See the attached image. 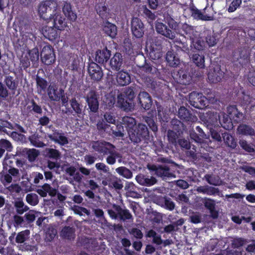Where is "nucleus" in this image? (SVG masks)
Segmentation results:
<instances>
[{
  "instance_id": "f257e3e1",
  "label": "nucleus",
  "mask_w": 255,
  "mask_h": 255,
  "mask_svg": "<svg viewBox=\"0 0 255 255\" xmlns=\"http://www.w3.org/2000/svg\"><path fill=\"white\" fill-rule=\"evenodd\" d=\"M129 138L131 142L134 143H138L142 141L148 143L150 141L152 136L149 134V131L145 125L142 124H138L137 126L131 132H129Z\"/></svg>"
},
{
  "instance_id": "f03ea898",
  "label": "nucleus",
  "mask_w": 255,
  "mask_h": 255,
  "mask_svg": "<svg viewBox=\"0 0 255 255\" xmlns=\"http://www.w3.org/2000/svg\"><path fill=\"white\" fill-rule=\"evenodd\" d=\"M189 102L192 107L199 109L205 108L208 104L207 98L202 93L196 91L189 94Z\"/></svg>"
},
{
  "instance_id": "7ed1b4c3",
  "label": "nucleus",
  "mask_w": 255,
  "mask_h": 255,
  "mask_svg": "<svg viewBox=\"0 0 255 255\" xmlns=\"http://www.w3.org/2000/svg\"><path fill=\"white\" fill-rule=\"evenodd\" d=\"M57 8V3L54 0H48L42 1L38 6V13L41 18L47 20L49 18V14H47L52 10V13Z\"/></svg>"
},
{
  "instance_id": "20e7f679",
  "label": "nucleus",
  "mask_w": 255,
  "mask_h": 255,
  "mask_svg": "<svg viewBox=\"0 0 255 255\" xmlns=\"http://www.w3.org/2000/svg\"><path fill=\"white\" fill-rule=\"evenodd\" d=\"M99 95L95 90H91L85 97V101L88 106L90 112L96 113L98 112Z\"/></svg>"
},
{
  "instance_id": "39448f33",
  "label": "nucleus",
  "mask_w": 255,
  "mask_h": 255,
  "mask_svg": "<svg viewBox=\"0 0 255 255\" xmlns=\"http://www.w3.org/2000/svg\"><path fill=\"white\" fill-rule=\"evenodd\" d=\"M148 169L151 171L154 172V174L157 177H160L163 180L175 176L170 167L167 165H152L148 167Z\"/></svg>"
},
{
  "instance_id": "423d86ee",
  "label": "nucleus",
  "mask_w": 255,
  "mask_h": 255,
  "mask_svg": "<svg viewBox=\"0 0 255 255\" xmlns=\"http://www.w3.org/2000/svg\"><path fill=\"white\" fill-rule=\"evenodd\" d=\"M41 61L46 65L53 64L56 60V56L53 47L50 45L44 46L40 53Z\"/></svg>"
},
{
  "instance_id": "0eeeda50",
  "label": "nucleus",
  "mask_w": 255,
  "mask_h": 255,
  "mask_svg": "<svg viewBox=\"0 0 255 255\" xmlns=\"http://www.w3.org/2000/svg\"><path fill=\"white\" fill-rule=\"evenodd\" d=\"M92 148L98 153L106 155H108L112 149H115V146L109 142L97 140L92 143Z\"/></svg>"
},
{
  "instance_id": "6e6552de",
  "label": "nucleus",
  "mask_w": 255,
  "mask_h": 255,
  "mask_svg": "<svg viewBox=\"0 0 255 255\" xmlns=\"http://www.w3.org/2000/svg\"><path fill=\"white\" fill-rule=\"evenodd\" d=\"M64 90L59 88L55 83H50L47 90V94L51 101L59 102L64 94Z\"/></svg>"
},
{
  "instance_id": "1a4fd4ad",
  "label": "nucleus",
  "mask_w": 255,
  "mask_h": 255,
  "mask_svg": "<svg viewBox=\"0 0 255 255\" xmlns=\"http://www.w3.org/2000/svg\"><path fill=\"white\" fill-rule=\"evenodd\" d=\"M49 20L52 22L53 26L59 31L63 30L67 26L65 18L56 10L52 14H49Z\"/></svg>"
},
{
  "instance_id": "9d476101",
  "label": "nucleus",
  "mask_w": 255,
  "mask_h": 255,
  "mask_svg": "<svg viewBox=\"0 0 255 255\" xmlns=\"http://www.w3.org/2000/svg\"><path fill=\"white\" fill-rule=\"evenodd\" d=\"M131 31L136 38H141L144 34V26L142 21L137 17H133L131 20Z\"/></svg>"
},
{
  "instance_id": "9b49d317",
  "label": "nucleus",
  "mask_w": 255,
  "mask_h": 255,
  "mask_svg": "<svg viewBox=\"0 0 255 255\" xmlns=\"http://www.w3.org/2000/svg\"><path fill=\"white\" fill-rule=\"evenodd\" d=\"M88 72L91 79L95 81H99L103 76L102 68L94 62L89 64Z\"/></svg>"
},
{
  "instance_id": "f8f14e48",
  "label": "nucleus",
  "mask_w": 255,
  "mask_h": 255,
  "mask_svg": "<svg viewBox=\"0 0 255 255\" xmlns=\"http://www.w3.org/2000/svg\"><path fill=\"white\" fill-rule=\"evenodd\" d=\"M195 31L192 26L186 23H180L176 33L185 39H192L195 36Z\"/></svg>"
},
{
  "instance_id": "ddd939ff",
  "label": "nucleus",
  "mask_w": 255,
  "mask_h": 255,
  "mask_svg": "<svg viewBox=\"0 0 255 255\" xmlns=\"http://www.w3.org/2000/svg\"><path fill=\"white\" fill-rule=\"evenodd\" d=\"M138 103L141 108L145 111L149 110L152 105V100L150 95L146 92H140L137 97Z\"/></svg>"
},
{
  "instance_id": "4468645a",
  "label": "nucleus",
  "mask_w": 255,
  "mask_h": 255,
  "mask_svg": "<svg viewBox=\"0 0 255 255\" xmlns=\"http://www.w3.org/2000/svg\"><path fill=\"white\" fill-rule=\"evenodd\" d=\"M111 55V51L105 47L102 49L96 51L95 60L97 63L104 65L109 60Z\"/></svg>"
},
{
  "instance_id": "2eb2a0df",
  "label": "nucleus",
  "mask_w": 255,
  "mask_h": 255,
  "mask_svg": "<svg viewBox=\"0 0 255 255\" xmlns=\"http://www.w3.org/2000/svg\"><path fill=\"white\" fill-rule=\"evenodd\" d=\"M228 116L235 123H239L243 122L245 119V115L237 109L236 105H230L227 108Z\"/></svg>"
},
{
  "instance_id": "dca6fc26",
  "label": "nucleus",
  "mask_w": 255,
  "mask_h": 255,
  "mask_svg": "<svg viewBox=\"0 0 255 255\" xmlns=\"http://www.w3.org/2000/svg\"><path fill=\"white\" fill-rule=\"evenodd\" d=\"M224 76V73L217 66L216 67L210 68L208 73V78L210 82L216 83L220 82Z\"/></svg>"
},
{
  "instance_id": "f3484780",
  "label": "nucleus",
  "mask_w": 255,
  "mask_h": 255,
  "mask_svg": "<svg viewBox=\"0 0 255 255\" xmlns=\"http://www.w3.org/2000/svg\"><path fill=\"white\" fill-rule=\"evenodd\" d=\"M189 132L191 139L197 143H203L207 138L206 134L200 126H197L195 130H190Z\"/></svg>"
},
{
  "instance_id": "a211bd4d",
  "label": "nucleus",
  "mask_w": 255,
  "mask_h": 255,
  "mask_svg": "<svg viewBox=\"0 0 255 255\" xmlns=\"http://www.w3.org/2000/svg\"><path fill=\"white\" fill-rule=\"evenodd\" d=\"M53 134H48V137L55 143L61 145H64L68 143V138L64 135L63 132H60L59 130L54 128Z\"/></svg>"
},
{
  "instance_id": "6ab92c4d",
  "label": "nucleus",
  "mask_w": 255,
  "mask_h": 255,
  "mask_svg": "<svg viewBox=\"0 0 255 255\" xmlns=\"http://www.w3.org/2000/svg\"><path fill=\"white\" fill-rule=\"evenodd\" d=\"M53 26H45L42 29L43 36L50 41L55 40L59 37L60 32Z\"/></svg>"
},
{
  "instance_id": "aec40b11",
  "label": "nucleus",
  "mask_w": 255,
  "mask_h": 255,
  "mask_svg": "<svg viewBox=\"0 0 255 255\" xmlns=\"http://www.w3.org/2000/svg\"><path fill=\"white\" fill-rule=\"evenodd\" d=\"M178 117L180 120L186 122H193L197 119L185 107H181L178 111Z\"/></svg>"
},
{
  "instance_id": "412c9836",
  "label": "nucleus",
  "mask_w": 255,
  "mask_h": 255,
  "mask_svg": "<svg viewBox=\"0 0 255 255\" xmlns=\"http://www.w3.org/2000/svg\"><path fill=\"white\" fill-rule=\"evenodd\" d=\"M69 103L71 108L67 109V114H73V115H77L78 116L82 114L83 105L76 100V98L74 97L70 100Z\"/></svg>"
},
{
  "instance_id": "4be33fe9",
  "label": "nucleus",
  "mask_w": 255,
  "mask_h": 255,
  "mask_svg": "<svg viewBox=\"0 0 255 255\" xmlns=\"http://www.w3.org/2000/svg\"><path fill=\"white\" fill-rule=\"evenodd\" d=\"M123 64V57L122 55L119 52L115 53L110 59L109 65L111 68L114 70L118 71L121 68Z\"/></svg>"
},
{
  "instance_id": "5701e85b",
  "label": "nucleus",
  "mask_w": 255,
  "mask_h": 255,
  "mask_svg": "<svg viewBox=\"0 0 255 255\" xmlns=\"http://www.w3.org/2000/svg\"><path fill=\"white\" fill-rule=\"evenodd\" d=\"M137 182L141 185L151 186L155 184L157 180L152 176L143 174H139L135 177Z\"/></svg>"
},
{
  "instance_id": "b1692460",
  "label": "nucleus",
  "mask_w": 255,
  "mask_h": 255,
  "mask_svg": "<svg viewBox=\"0 0 255 255\" xmlns=\"http://www.w3.org/2000/svg\"><path fill=\"white\" fill-rule=\"evenodd\" d=\"M136 124L135 119L131 117L125 116L122 119L121 124L122 128H125L129 135V132H131L133 130Z\"/></svg>"
},
{
  "instance_id": "393cba45",
  "label": "nucleus",
  "mask_w": 255,
  "mask_h": 255,
  "mask_svg": "<svg viewBox=\"0 0 255 255\" xmlns=\"http://www.w3.org/2000/svg\"><path fill=\"white\" fill-rule=\"evenodd\" d=\"M219 117V116L216 113L208 112L205 117V123L210 128V127L212 128L215 127L216 126H218Z\"/></svg>"
},
{
  "instance_id": "a878e982",
  "label": "nucleus",
  "mask_w": 255,
  "mask_h": 255,
  "mask_svg": "<svg viewBox=\"0 0 255 255\" xmlns=\"http://www.w3.org/2000/svg\"><path fill=\"white\" fill-rule=\"evenodd\" d=\"M155 28L156 31L167 38L171 39L174 38V36L171 30L168 28V27L162 22H157L156 23Z\"/></svg>"
},
{
  "instance_id": "bb28decb",
  "label": "nucleus",
  "mask_w": 255,
  "mask_h": 255,
  "mask_svg": "<svg viewBox=\"0 0 255 255\" xmlns=\"http://www.w3.org/2000/svg\"><path fill=\"white\" fill-rule=\"evenodd\" d=\"M60 236L63 239L74 240L76 237L75 228L70 226L64 227L60 232Z\"/></svg>"
},
{
  "instance_id": "cd10ccee",
  "label": "nucleus",
  "mask_w": 255,
  "mask_h": 255,
  "mask_svg": "<svg viewBox=\"0 0 255 255\" xmlns=\"http://www.w3.org/2000/svg\"><path fill=\"white\" fill-rule=\"evenodd\" d=\"M114 209L118 213V217L124 221L127 220H132V216L128 209H123L122 207L117 204L113 205Z\"/></svg>"
},
{
  "instance_id": "c85d7f7f",
  "label": "nucleus",
  "mask_w": 255,
  "mask_h": 255,
  "mask_svg": "<svg viewBox=\"0 0 255 255\" xmlns=\"http://www.w3.org/2000/svg\"><path fill=\"white\" fill-rule=\"evenodd\" d=\"M130 76L129 73L124 71H119L117 75V82L119 85L124 86L130 83Z\"/></svg>"
},
{
  "instance_id": "c756f323",
  "label": "nucleus",
  "mask_w": 255,
  "mask_h": 255,
  "mask_svg": "<svg viewBox=\"0 0 255 255\" xmlns=\"http://www.w3.org/2000/svg\"><path fill=\"white\" fill-rule=\"evenodd\" d=\"M165 59L170 67H176L180 64V59L173 50L167 52Z\"/></svg>"
},
{
  "instance_id": "7c9ffc66",
  "label": "nucleus",
  "mask_w": 255,
  "mask_h": 255,
  "mask_svg": "<svg viewBox=\"0 0 255 255\" xmlns=\"http://www.w3.org/2000/svg\"><path fill=\"white\" fill-rule=\"evenodd\" d=\"M63 12L66 17L70 21H74L77 19V14L72 9L70 3L65 1L62 7Z\"/></svg>"
},
{
  "instance_id": "2f4dec72",
  "label": "nucleus",
  "mask_w": 255,
  "mask_h": 255,
  "mask_svg": "<svg viewBox=\"0 0 255 255\" xmlns=\"http://www.w3.org/2000/svg\"><path fill=\"white\" fill-rule=\"evenodd\" d=\"M173 130L177 132L178 134L182 135L184 132H187V130L186 126L180 121L174 119L171 122Z\"/></svg>"
},
{
  "instance_id": "473e14b6",
  "label": "nucleus",
  "mask_w": 255,
  "mask_h": 255,
  "mask_svg": "<svg viewBox=\"0 0 255 255\" xmlns=\"http://www.w3.org/2000/svg\"><path fill=\"white\" fill-rule=\"evenodd\" d=\"M104 33L112 38L116 37L117 34V27L116 25L109 21H107L103 28Z\"/></svg>"
},
{
  "instance_id": "72a5a7b5",
  "label": "nucleus",
  "mask_w": 255,
  "mask_h": 255,
  "mask_svg": "<svg viewBox=\"0 0 255 255\" xmlns=\"http://www.w3.org/2000/svg\"><path fill=\"white\" fill-rule=\"evenodd\" d=\"M16 212L18 215H22L29 210V207L25 205L22 199L17 198L12 202Z\"/></svg>"
},
{
  "instance_id": "f704fd0d",
  "label": "nucleus",
  "mask_w": 255,
  "mask_h": 255,
  "mask_svg": "<svg viewBox=\"0 0 255 255\" xmlns=\"http://www.w3.org/2000/svg\"><path fill=\"white\" fill-rule=\"evenodd\" d=\"M36 84L37 92L39 94H42L47 91L48 88V82L44 78H42L38 75L36 76Z\"/></svg>"
},
{
  "instance_id": "c9c22d12",
  "label": "nucleus",
  "mask_w": 255,
  "mask_h": 255,
  "mask_svg": "<svg viewBox=\"0 0 255 255\" xmlns=\"http://www.w3.org/2000/svg\"><path fill=\"white\" fill-rule=\"evenodd\" d=\"M120 102H123L124 98L128 99L130 102H133L134 99L135 97V94L134 92L133 89L131 87H128L126 88L124 92L120 93L119 95Z\"/></svg>"
},
{
  "instance_id": "e433bc0d",
  "label": "nucleus",
  "mask_w": 255,
  "mask_h": 255,
  "mask_svg": "<svg viewBox=\"0 0 255 255\" xmlns=\"http://www.w3.org/2000/svg\"><path fill=\"white\" fill-rule=\"evenodd\" d=\"M237 131L239 134L246 136H253L255 133L254 129L251 126L243 124L238 126Z\"/></svg>"
},
{
  "instance_id": "4c0bfd02",
  "label": "nucleus",
  "mask_w": 255,
  "mask_h": 255,
  "mask_svg": "<svg viewBox=\"0 0 255 255\" xmlns=\"http://www.w3.org/2000/svg\"><path fill=\"white\" fill-rule=\"evenodd\" d=\"M239 53V58H238L239 63L243 67H245L250 63L249 52L247 49L243 48L240 50Z\"/></svg>"
},
{
  "instance_id": "58836bf2",
  "label": "nucleus",
  "mask_w": 255,
  "mask_h": 255,
  "mask_svg": "<svg viewBox=\"0 0 255 255\" xmlns=\"http://www.w3.org/2000/svg\"><path fill=\"white\" fill-rule=\"evenodd\" d=\"M222 135L225 143L227 146L232 149H234L237 146L236 139L231 134L226 131L222 132Z\"/></svg>"
},
{
  "instance_id": "ea45409f",
  "label": "nucleus",
  "mask_w": 255,
  "mask_h": 255,
  "mask_svg": "<svg viewBox=\"0 0 255 255\" xmlns=\"http://www.w3.org/2000/svg\"><path fill=\"white\" fill-rule=\"evenodd\" d=\"M173 43L177 51L181 50L186 53L189 52V48L185 39L181 40L179 38H176L174 40Z\"/></svg>"
},
{
  "instance_id": "a19ab883",
  "label": "nucleus",
  "mask_w": 255,
  "mask_h": 255,
  "mask_svg": "<svg viewBox=\"0 0 255 255\" xmlns=\"http://www.w3.org/2000/svg\"><path fill=\"white\" fill-rule=\"evenodd\" d=\"M192 16L196 19L202 20H210L211 17L207 15H204L203 13L195 7L191 8Z\"/></svg>"
},
{
  "instance_id": "79ce46f5",
  "label": "nucleus",
  "mask_w": 255,
  "mask_h": 255,
  "mask_svg": "<svg viewBox=\"0 0 255 255\" xmlns=\"http://www.w3.org/2000/svg\"><path fill=\"white\" fill-rule=\"evenodd\" d=\"M149 57L153 60H157L160 58L162 56V49L160 46H157L154 48V45H151L150 52L149 53Z\"/></svg>"
},
{
  "instance_id": "37998d69",
  "label": "nucleus",
  "mask_w": 255,
  "mask_h": 255,
  "mask_svg": "<svg viewBox=\"0 0 255 255\" xmlns=\"http://www.w3.org/2000/svg\"><path fill=\"white\" fill-rule=\"evenodd\" d=\"M192 59L193 63L200 68L205 67V57L203 55L198 53L193 54L192 55Z\"/></svg>"
},
{
  "instance_id": "c03bdc74",
  "label": "nucleus",
  "mask_w": 255,
  "mask_h": 255,
  "mask_svg": "<svg viewBox=\"0 0 255 255\" xmlns=\"http://www.w3.org/2000/svg\"><path fill=\"white\" fill-rule=\"evenodd\" d=\"M45 156L49 158L57 160L61 157L60 152L56 149L47 148L45 150Z\"/></svg>"
},
{
  "instance_id": "a18cd8bd",
  "label": "nucleus",
  "mask_w": 255,
  "mask_h": 255,
  "mask_svg": "<svg viewBox=\"0 0 255 255\" xmlns=\"http://www.w3.org/2000/svg\"><path fill=\"white\" fill-rule=\"evenodd\" d=\"M40 136L38 134H33L29 136L28 139L31 144L36 147H43L45 144L40 140Z\"/></svg>"
},
{
  "instance_id": "49530a36",
  "label": "nucleus",
  "mask_w": 255,
  "mask_h": 255,
  "mask_svg": "<svg viewBox=\"0 0 255 255\" xmlns=\"http://www.w3.org/2000/svg\"><path fill=\"white\" fill-rule=\"evenodd\" d=\"M177 76H178V82L183 85H187L190 81V77L187 74V73L184 70H179L178 71Z\"/></svg>"
},
{
  "instance_id": "de8ad7c7",
  "label": "nucleus",
  "mask_w": 255,
  "mask_h": 255,
  "mask_svg": "<svg viewBox=\"0 0 255 255\" xmlns=\"http://www.w3.org/2000/svg\"><path fill=\"white\" fill-rule=\"evenodd\" d=\"M117 104L121 109L125 111L131 110L134 106L133 102H130L128 101V99L126 98H124L123 102L121 101V102H120L119 96H118Z\"/></svg>"
},
{
  "instance_id": "09e8293b",
  "label": "nucleus",
  "mask_w": 255,
  "mask_h": 255,
  "mask_svg": "<svg viewBox=\"0 0 255 255\" xmlns=\"http://www.w3.org/2000/svg\"><path fill=\"white\" fill-rule=\"evenodd\" d=\"M30 231L28 229L19 232L16 238L15 242L18 244L23 243L29 238Z\"/></svg>"
},
{
  "instance_id": "8fccbe9b",
  "label": "nucleus",
  "mask_w": 255,
  "mask_h": 255,
  "mask_svg": "<svg viewBox=\"0 0 255 255\" xmlns=\"http://www.w3.org/2000/svg\"><path fill=\"white\" fill-rule=\"evenodd\" d=\"M116 171L121 176L127 179L132 177V173L129 169L125 166H120L116 169Z\"/></svg>"
},
{
  "instance_id": "3c124183",
  "label": "nucleus",
  "mask_w": 255,
  "mask_h": 255,
  "mask_svg": "<svg viewBox=\"0 0 255 255\" xmlns=\"http://www.w3.org/2000/svg\"><path fill=\"white\" fill-rule=\"evenodd\" d=\"M106 108L111 109L113 107L116 102V98L114 95L111 94H106L103 100Z\"/></svg>"
},
{
  "instance_id": "603ef678",
  "label": "nucleus",
  "mask_w": 255,
  "mask_h": 255,
  "mask_svg": "<svg viewBox=\"0 0 255 255\" xmlns=\"http://www.w3.org/2000/svg\"><path fill=\"white\" fill-rule=\"evenodd\" d=\"M191 40V46L198 51H202L204 49L205 44L203 40L200 39H194V37Z\"/></svg>"
},
{
  "instance_id": "864d4df0",
  "label": "nucleus",
  "mask_w": 255,
  "mask_h": 255,
  "mask_svg": "<svg viewBox=\"0 0 255 255\" xmlns=\"http://www.w3.org/2000/svg\"><path fill=\"white\" fill-rule=\"evenodd\" d=\"M31 105L28 106L27 108L32 114L41 115L42 113V109L41 106L38 105L34 100L30 102Z\"/></svg>"
},
{
  "instance_id": "5fc2aeb1",
  "label": "nucleus",
  "mask_w": 255,
  "mask_h": 255,
  "mask_svg": "<svg viewBox=\"0 0 255 255\" xmlns=\"http://www.w3.org/2000/svg\"><path fill=\"white\" fill-rule=\"evenodd\" d=\"M28 53L29 59L32 64L34 65L39 60V53L38 48L35 47L31 50H29Z\"/></svg>"
},
{
  "instance_id": "6e6d98bb",
  "label": "nucleus",
  "mask_w": 255,
  "mask_h": 255,
  "mask_svg": "<svg viewBox=\"0 0 255 255\" xmlns=\"http://www.w3.org/2000/svg\"><path fill=\"white\" fill-rule=\"evenodd\" d=\"M109 156L106 158V162L110 165H113L116 162V159L119 157V153L115 150V149H112L110 153Z\"/></svg>"
},
{
  "instance_id": "4d7b16f0",
  "label": "nucleus",
  "mask_w": 255,
  "mask_h": 255,
  "mask_svg": "<svg viewBox=\"0 0 255 255\" xmlns=\"http://www.w3.org/2000/svg\"><path fill=\"white\" fill-rule=\"evenodd\" d=\"M4 82L10 90H15L16 89L17 85L13 77L11 76H5Z\"/></svg>"
},
{
  "instance_id": "13d9d810",
  "label": "nucleus",
  "mask_w": 255,
  "mask_h": 255,
  "mask_svg": "<svg viewBox=\"0 0 255 255\" xmlns=\"http://www.w3.org/2000/svg\"><path fill=\"white\" fill-rule=\"evenodd\" d=\"M26 201L29 204L32 206L36 205L39 202L38 196L36 194L33 193L27 194Z\"/></svg>"
},
{
  "instance_id": "bf43d9fd",
  "label": "nucleus",
  "mask_w": 255,
  "mask_h": 255,
  "mask_svg": "<svg viewBox=\"0 0 255 255\" xmlns=\"http://www.w3.org/2000/svg\"><path fill=\"white\" fill-rule=\"evenodd\" d=\"M232 118L229 119L228 117L223 118V121L221 122L219 119V123L221 124L222 127L226 129L230 130L233 128V125L231 122Z\"/></svg>"
},
{
  "instance_id": "052dcab7",
  "label": "nucleus",
  "mask_w": 255,
  "mask_h": 255,
  "mask_svg": "<svg viewBox=\"0 0 255 255\" xmlns=\"http://www.w3.org/2000/svg\"><path fill=\"white\" fill-rule=\"evenodd\" d=\"M0 148L4 149V151H11L12 149V145L11 142L7 139H0Z\"/></svg>"
},
{
  "instance_id": "680f3d73",
  "label": "nucleus",
  "mask_w": 255,
  "mask_h": 255,
  "mask_svg": "<svg viewBox=\"0 0 255 255\" xmlns=\"http://www.w3.org/2000/svg\"><path fill=\"white\" fill-rule=\"evenodd\" d=\"M210 131L211 133V137L215 141H222V139L223 138L222 133H220V131H219L218 129H214L210 127Z\"/></svg>"
},
{
  "instance_id": "e2e57ef3",
  "label": "nucleus",
  "mask_w": 255,
  "mask_h": 255,
  "mask_svg": "<svg viewBox=\"0 0 255 255\" xmlns=\"http://www.w3.org/2000/svg\"><path fill=\"white\" fill-rule=\"evenodd\" d=\"M38 151L34 148L29 149L26 152L27 159L30 162H32L35 160L36 158L38 156Z\"/></svg>"
},
{
  "instance_id": "0e129e2a",
  "label": "nucleus",
  "mask_w": 255,
  "mask_h": 255,
  "mask_svg": "<svg viewBox=\"0 0 255 255\" xmlns=\"http://www.w3.org/2000/svg\"><path fill=\"white\" fill-rule=\"evenodd\" d=\"M239 144L242 149L248 152L251 153L255 151V149L253 146L249 144L246 140H240Z\"/></svg>"
},
{
  "instance_id": "69168bd1",
  "label": "nucleus",
  "mask_w": 255,
  "mask_h": 255,
  "mask_svg": "<svg viewBox=\"0 0 255 255\" xmlns=\"http://www.w3.org/2000/svg\"><path fill=\"white\" fill-rule=\"evenodd\" d=\"M142 70L147 74H153L156 71V68L153 67L150 63H147L146 60H145L144 65L142 66Z\"/></svg>"
},
{
  "instance_id": "338daca9",
  "label": "nucleus",
  "mask_w": 255,
  "mask_h": 255,
  "mask_svg": "<svg viewBox=\"0 0 255 255\" xmlns=\"http://www.w3.org/2000/svg\"><path fill=\"white\" fill-rule=\"evenodd\" d=\"M145 121L151 130L154 132L157 131V124L152 118L146 117L145 119Z\"/></svg>"
},
{
  "instance_id": "774afa93",
  "label": "nucleus",
  "mask_w": 255,
  "mask_h": 255,
  "mask_svg": "<svg viewBox=\"0 0 255 255\" xmlns=\"http://www.w3.org/2000/svg\"><path fill=\"white\" fill-rule=\"evenodd\" d=\"M143 13L144 16L147 19V20L149 22H152L155 19L156 17L155 13L152 12L151 10L148 9L146 7L144 8Z\"/></svg>"
}]
</instances>
